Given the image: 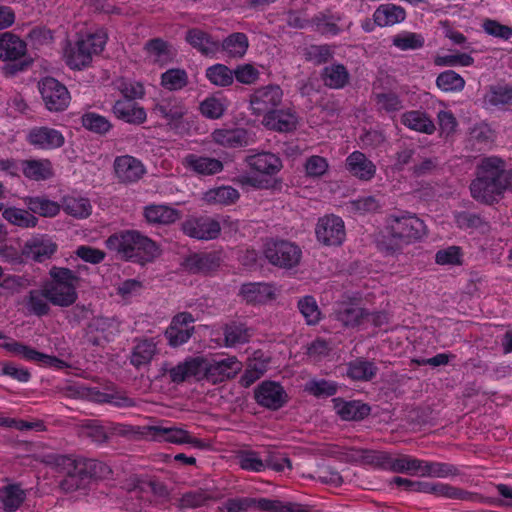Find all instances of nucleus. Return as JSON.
Masks as SVG:
<instances>
[{"label": "nucleus", "instance_id": "nucleus-21", "mask_svg": "<svg viewBox=\"0 0 512 512\" xmlns=\"http://www.w3.org/2000/svg\"><path fill=\"white\" fill-rule=\"evenodd\" d=\"M116 177L122 183H134L142 178L145 168L140 160L130 155L119 156L114 161Z\"/></svg>", "mask_w": 512, "mask_h": 512}, {"label": "nucleus", "instance_id": "nucleus-31", "mask_svg": "<svg viewBox=\"0 0 512 512\" xmlns=\"http://www.w3.org/2000/svg\"><path fill=\"white\" fill-rule=\"evenodd\" d=\"M212 138L215 143L227 148L245 147L254 141L251 133L244 128L216 129Z\"/></svg>", "mask_w": 512, "mask_h": 512}, {"label": "nucleus", "instance_id": "nucleus-63", "mask_svg": "<svg viewBox=\"0 0 512 512\" xmlns=\"http://www.w3.org/2000/svg\"><path fill=\"white\" fill-rule=\"evenodd\" d=\"M373 100L378 111L394 113L402 109V100L395 92L373 93Z\"/></svg>", "mask_w": 512, "mask_h": 512}, {"label": "nucleus", "instance_id": "nucleus-46", "mask_svg": "<svg viewBox=\"0 0 512 512\" xmlns=\"http://www.w3.org/2000/svg\"><path fill=\"white\" fill-rule=\"evenodd\" d=\"M28 210L42 217H54L61 209V205L43 196L24 198Z\"/></svg>", "mask_w": 512, "mask_h": 512}, {"label": "nucleus", "instance_id": "nucleus-27", "mask_svg": "<svg viewBox=\"0 0 512 512\" xmlns=\"http://www.w3.org/2000/svg\"><path fill=\"white\" fill-rule=\"evenodd\" d=\"M20 165L24 177L32 181H47L55 175L53 163L48 158L25 159Z\"/></svg>", "mask_w": 512, "mask_h": 512}, {"label": "nucleus", "instance_id": "nucleus-32", "mask_svg": "<svg viewBox=\"0 0 512 512\" xmlns=\"http://www.w3.org/2000/svg\"><path fill=\"white\" fill-rule=\"evenodd\" d=\"M345 165L349 173L361 181H370L376 173L375 164L360 151L352 152Z\"/></svg>", "mask_w": 512, "mask_h": 512}, {"label": "nucleus", "instance_id": "nucleus-38", "mask_svg": "<svg viewBox=\"0 0 512 512\" xmlns=\"http://www.w3.org/2000/svg\"><path fill=\"white\" fill-rule=\"evenodd\" d=\"M136 344L130 355V363L136 369L151 363L157 352L156 342L153 338L136 339Z\"/></svg>", "mask_w": 512, "mask_h": 512}, {"label": "nucleus", "instance_id": "nucleus-25", "mask_svg": "<svg viewBox=\"0 0 512 512\" xmlns=\"http://www.w3.org/2000/svg\"><path fill=\"white\" fill-rule=\"evenodd\" d=\"M334 409L344 421H361L371 413V407L357 400L346 401L343 398H333Z\"/></svg>", "mask_w": 512, "mask_h": 512}, {"label": "nucleus", "instance_id": "nucleus-30", "mask_svg": "<svg viewBox=\"0 0 512 512\" xmlns=\"http://www.w3.org/2000/svg\"><path fill=\"white\" fill-rule=\"evenodd\" d=\"M185 40L192 48L204 56L214 55L220 50V42L200 28L188 29L185 33Z\"/></svg>", "mask_w": 512, "mask_h": 512}, {"label": "nucleus", "instance_id": "nucleus-44", "mask_svg": "<svg viewBox=\"0 0 512 512\" xmlns=\"http://www.w3.org/2000/svg\"><path fill=\"white\" fill-rule=\"evenodd\" d=\"M248 47V37L242 32H234L220 43V49L226 52L230 58L234 59L242 58L246 54Z\"/></svg>", "mask_w": 512, "mask_h": 512}, {"label": "nucleus", "instance_id": "nucleus-2", "mask_svg": "<svg viewBox=\"0 0 512 512\" xmlns=\"http://www.w3.org/2000/svg\"><path fill=\"white\" fill-rule=\"evenodd\" d=\"M426 235V225L415 214L402 211L385 219L384 233L377 241L378 249L386 255L401 253L404 246L421 240Z\"/></svg>", "mask_w": 512, "mask_h": 512}, {"label": "nucleus", "instance_id": "nucleus-4", "mask_svg": "<svg viewBox=\"0 0 512 512\" xmlns=\"http://www.w3.org/2000/svg\"><path fill=\"white\" fill-rule=\"evenodd\" d=\"M49 279L43 282L44 291L49 302L58 307L73 306L77 299V288L80 277L73 270L66 267L53 266L49 270Z\"/></svg>", "mask_w": 512, "mask_h": 512}, {"label": "nucleus", "instance_id": "nucleus-48", "mask_svg": "<svg viewBox=\"0 0 512 512\" xmlns=\"http://www.w3.org/2000/svg\"><path fill=\"white\" fill-rule=\"evenodd\" d=\"M422 467L421 477L447 478L461 474L457 466L446 462L424 460Z\"/></svg>", "mask_w": 512, "mask_h": 512}, {"label": "nucleus", "instance_id": "nucleus-16", "mask_svg": "<svg viewBox=\"0 0 512 512\" xmlns=\"http://www.w3.org/2000/svg\"><path fill=\"white\" fill-rule=\"evenodd\" d=\"M182 232L190 238L198 240L216 239L221 232L220 223L208 216H191L181 224Z\"/></svg>", "mask_w": 512, "mask_h": 512}, {"label": "nucleus", "instance_id": "nucleus-13", "mask_svg": "<svg viewBox=\"0 0 512 512\" xmlns=\"http://www.w3.org/2000/svg\"><path fill=\"white\" fill-rule=\"evenodd\" d=\"M202 379L217 384L232 379L241 370V363L236 357H227L220 360L209 361L200 357Z\"/></svg>", "mask_w": 512, "mask_h": 512}, {"label": "nucleus", "instance_id": "nucleus-12", "mask_svg": "<svg viewBox=\"0 0 512 512\" xmlns=\"http://www.w3.org/2000/svg\"><path fill=\"white\" fill-rule=\"evenodd\" d=\"M38 89L45 108L50 112H62L70 104L71 96L67 87L54 77H44L38 82Z\"/></svg>", "mask_w": 512, "mask_h": 512}, {"label": "nucleus", "instance_id": "nucleus-56", "mask_svg": "<svg viewBox=\"0 0 512 512\" xmlns=\"http://www.w3.org/2000/svg\"><path fill=\"white\" fill-rule=\"evenodd\" d=\"M206 78L215 86L228 87L233 84V70L224 64H214L206 69Z\"/></svg>", "mask_w": 512, "mask_h": 512}, {"label": "nucleus", "instance_id": "nucleus-61", "mask_svg": "<svg viewBox=\"0 0 512 512\" xmlns=\"http://www.w3.org/2000/svg\"><path fill=\"white\" fill-rule=\"evenodd\" d=\"M424 43V37L415 32L403 31L392 38V44L402 51L420 49Z\"/></svg>", "mask_w": 512, "mask_h": 512}, {"label": "nucleus", "instance_id": "nucleus-36", "mask_svg": "<svg viewBox=\"0 0 512 512\" xmlns=\"http://www.w3.org/2000/svg\"><path fill=\"white\" fill-rule=\"evenodd\" d=\"M246 163L251 170L270 176L277 174L282 168L281 159L270 152L247 156Z\"/></svg>", "mask_w": 512, "mask_h": 512}, {"label": "nucleus", "instance_id": "nucleus-18", "mask_svg": "<svg viewBox=\"0 0 512 512\" xmlns=\"http://www.w3.org/2000/svg\"><path fill=\"white\" fill-rule=\"evenodd\" d=\"M26 141L37 149L53 150L64 145L65 137L61 131L55 128L35 126L28 131Z\"/></svg>", "mask_w": 512, "mask_h": 512}, {"label": "nucleus", "instance_id": "nucleus-26", "mask_svg": "<svg viewBox=\"0 0 512 512\" xmlns=\"http://www.w3.org/2000/svg\"><path fill=\"white\" fill-rule=\"evenodd\" d=\"M239 295L247 304L252 305L265 304L276 298L274 286L263 282L242 284Z\"/></svg>", "mask_w": 512, "mask_h": 512}, {"label": "nucleus", "instance_id": "nucleus-57", "mask_svg": "<svg viewBox=\"0 0 512 512\" xmlns=\"http://www.w3.org/2000/svg\"><path fill=\"white\" fill-rule=\"evenodd\" d=\"M61 207L68 215L80 219L87 218L92 212V206L87 198L65 197Z\"/></svg>", "mask_w": 512, "mask_h": 512}, {"label": "nucleus", "instance_id": "nucleus-37", "mask_svg": "<svg viewBox=\"0 0 512 512\" xmlns=\"http://www.w3.org/2000/svg\"><path fill=\"white\" fill-rule=\"evenodd\" d=\"M26 499V491L20 483H7L0 487V509L15 512Z\"/></svg>", "mask_w": 512, "mask_h": 512}, {"label": "nucleus", "instance_id": "nucleus-22", "mask_svg": "<svg viewBox=\"0 0 512 512\" xmlns=\"http://www.w3.org/2000/svg\"><path fill=\"white\" fill-rule=\"evenodd\" d=\"M113 115L128 124L140 125L147 119L145 109L137 102L129 99H119L112 106Z\"/></svg>", "mask_w": 512, "mask_h": 512}, {"label": "nucleus", "instance_id": "nucleus-5", "mask_svg": "<svg viewBox=\"0 0 512 512\" xmlns=\"http://www.w3.org/2000/svg\"><path fill=\"white\" fill-rule=\"evenodd\" d=\"M107 39V32L103 28L80 34L75 44L65 51L66 64L74 70L87 67L92 62L93 55L104 50Z\"/></svg>", "mask_w": 512, "mask_h": 512}, {"label": "nucleus", "instance_id": "nucleus-33", "mask_svg": "<svg viewBox=\"0 0 512 512\" xmlns=\"http://www.w3.org/2000/svg\"><path fill=\"white\" fill-rule=\"evenodd\" d=\"M427 494L447 499L476 502L481 499L477 493L469 492L447 483L428 482Z\"/></svg>", "mask_w": 512, "mask_h": 512}, {"label": "nucleus", "instance_id": "nucleus-59", "mask_svg": "<svg viewBox=\"0 0 512 512\" xmlns=\"http://www.w3.org/2000/svg\"><path fill=\"white\" fill-rule=\"evenodd\" d=\"M2 216L9 223L25 228L35 227L38 223V219L31 213L15 207L4 209Z\"/></svg>", "mask_w": 512, "mask_h": 512}, {"label": "nucleus", "instance_id": "nucleus-55", "mask_svg": "<svg viewBox=\"0 0 512 512\" xmlns=\"http://www.w3.org/2000/svg\"><path fill=\"white\" fill-rule=\"evenodd\" d=\"M240 197L237 189L231 186H221L210 189L205 193L204 199L209 204L231 205Z\"/></svg>", "mask_w": 512, "mask_h": 512}, {"label": "nucleus", "instance_id": "nucleus-40", "mask_svg": "<svg viewBox=\"0 0 512 512\" xmlns=\"http://www.w3.org/2000/svg\"><path fill=\"white\" fill-rule=\"evenodd\" d=\"M340 20L341 16L339 14L333 15L330 10H325L315 14L310 19V26L321 35L336 36L342 31L337 24Z\"/></svg>", "mask_w": 512, "mask_h": 512}, {"label": "nucleus", "instance_id": "nucleus-9", "mask_svg": "<svg viewBox=\"0 0 512 512\" xmlns=\"http://www.w3.org/2000/svg\"><path fill=\"white\" fill-rule=\"evenodd\" d=\"M227 512H245L259 510L262 512H310L309 506L295 502H282L267 498L237 497L226 502Z\"/></svg>", "mask_w": 512, "mask_h": 512}, {"label": "nucleus", "instance_id": "nucleus-49", "mask_svg": "<svg viewBox=\"0 0 512 512\" xmlns=\"http://www.w3.org/2000/svg\"><path fill=\"white\" fill-rule=\"evenodd\" d=\"M81 125L91 133L105 136L113 128L108 118L96 112H86L81 116Z\"/></svg>", "mask_w": 512, "mask_h": 512}, {"label": "nucleus", "instance_id": "nucleus-60", "mask_svg": "<svg viewBox=\"0 0 512 512\" xmlns=\"http://www.w3.org/2000/svg\"><path fill=\"white\" fill-rule=\"evenodd\" d=\"M366 309L348 305L336 312V319L346 327H355L364 323Z\"/></svg>", "mask_w": 512, "mask_h": 512}, {"label": "nucleus", "instance_id": "nucleus-8", "mask_svg": "<svg viewBox=\"0 0 512 512\" xmlns=\"http://www.w3.org/2000/svg\"><path fill=\"white\" fill-rule=\"evenodd\" d=\"M263 254L271 265L288 270L299 265L302 250L292 241L279 237H270L264 242Z\"/></svg>", "mask_w": 512, "mask_h": 512}, {"label": "nucleus", "instance_id": "nucleus-29", "mask_svg": "<svg viewBox=\"0 0 512 512\" xmlns=\"http://www.w3.org/2000/svg\"><path fill=\"white\" fill-rule=\"evenodd\" d=\"M201 365L200 356L190 357L174 367L165 369V371L169 374L170 381L175 384L183 383L191 378L200 381L202 376Z\"/></svg>", "mask_w": 512, "mask_h": 512}, {"label": "nucleus", "instance_id": "nucleus-54", "mask_svg": "<svg viewBox=\"0 0 512 512\" xmlns=\"http://www.w3.org/2000/svg\"><path fill=\"white\" fill-rule=\"evenodd\" d=\"M424 460L414 458L410 455L402 454L398 457L392 458V468L391 472L393 473H405L409 475H420L422 471V465Z\"/></svg>", "mask_w": 512, "mask_h": 512}, {"label": "nucleus", "instance_id": "nucleus-43", "mask_svg": "<svg viewBox=\"0 0 512 512\" xmlns=\"http://www.w3.org/2000/svg\"><path fill=\"white\" fill-rule=\"evenodd\" d=\"M145 51L154 56V63L164 66L171 62L175 56L171 44L162 38L148 40L144 46Z\"/></svg>", "mask_w": 512, "mask_h": 512}, {"label": "nucleus", "instance_id": "nucleus-7", "mask_svg": "<svg viewBox=\"0 0 512 512\" xmlns=\"http://www.w3.org/2000/svg\"><path fill=\"white\" fill-rule=\"evenodd\" d=\"M0 60L11 62L4 67L9 75L22 72L33 63V59L27 55L26 42L12 32L0 34Z\"/></svg>", "mask_w": 512, "mask_h": 512}, {"label": "nucleus", "instance_id": "nucleus-47", "mask_svg": "<svg viewBox=\"0 0 512 512\" xmlns=\"http://www.w3.org/2000/svg\"><path fill=\"white\" fill-rule=\"evenodd\" d=\"M49 297L46 295L43 285L41 289L30 290L26 296V307L30 313L38 317L46 316L51 311Z\"/></svg>", "mask_w": 512, "mask_h": 512}, {"label": "nucleus", "instance_id": "nucleus-41", "mask_svg": "<svg viewBox=\"0 0 512 512\" xmlns=\"http://www.w3.org/2000/svg\"><path fill=\"white\" fill-rule=\"evenodd\" d=\"M401 123L407 128L425 134H433L435 125L432 119L419 110H411L402 114Z\"/></svg>", "mask_w": 512, "mask_h": 512}, {"label": "nucleus", "instance_id": "nucleus-45", "mask_svg": "<svg viewBox=\"0 0 512 512\" xmlns=\"http://www.w3.org/2000/svg\"><path fill=\"white\" fill-rule=\"evenodd\" d=\"M378 372V367L374 362L357 358L348 364L347 375L355 381H369L373 379Z\"/></svg>", "mask_w": 512, "mask_h": 512}, {"label": "nucleus", "instance_id": "nucleus-34", "mask_svg": "<svg viewBox=\"0 0 512 512\" xmlns=\"http://www.w3.org/2000/svg\"><path fill=\"white\" fill-rule=\"evenodd\" d=\"M320 78L329 89H343L350 83V73L342 63H332L320 72Z\"/></svg>", "mask_w": 512, "mask_h": 512}, {"label": "nucleus", "instance_id": "nucleus-52", "mask_svg": "<svg viewBox=\"0 0 512 512\" xmlns=\"http://www.w3.org/2000/svg\"><path fill=\"white\" fill-rule=\"evenodd\" d=\"M161 86L169 91H179L189 83L188 74L184 69L171 68L161 74Z\"/></svg>", "mask_w": 512, "mask_h": 512}, {"label": "nucleus", "instance_id": "nucleus-62", "mask_svg": "<svg viewBox=\"0 0 512 512\" xmlns=\"http://www.w3.org/2000/svg\"><path fill=\"white\" fill-rule=\"evenodd\" d=\"M212 500V496L206 490L197 489L184 493L179 500V506L181 509H196L206 506Z\"/></svg>", "mask_w": 512, "mask_h": 512}, {"label": "nucleus", "instance_id": "nucleus-28", "mask_svg": "<svg viewBox=\"0 0 512 512\" xmlns=\"http://www.w3.org/2000/svg\"><path fill=\"white\" fill-rule=\"evenodd\" d=\"M143 216L152 225H171L182 218V212L164 204H151L143 209Z\"/></svg>", "mask_w": 512, "mask_h": 512}, {"label": "nucleus", "instance_id": "nucleus-51", "mask_svg": "<svg viewBox=\"0 0 512 512\" xmlns=\"http://www.w3.org/2000/svg\"><path fill=\"white\" fill-rule=\"evenodd\" d=\"M225 344L228 347L249 342L250 330L245 323L233 321L223 328Z\"/></svg>", "mask_w": 512, "mask_h": 512}, {"label": "nucleus", "instance_id": "nucleus-42", "mask_svg": "<svg viewBox=\"0 0 512 512\" xmlns=\"http://www.w3.org/2000/svg\"><path fill=\"white\" fill-rule=\"evenodd\" d=\"M148 430L149 439L153 441H164L174 444H185L188 441V431L179 427L150 426Z\"/></svg>", "mask_w": 512, "mask_h": 512}, {"label": "nucleus", "instance_id": "nucleus-15", "mask_svg": "<svg viewBox=\"0 0 512 512\" xmlns=\"http://www.w3.org/2000/svg\"><path fill=\"white\" fill-rule=\"evenodd\" d=\"M254 399L261 407L276 411L288 403L289 396L280 383L266 380L255 388Z\"/></svg>", "mask_w": 512, "mask_h": 512}, {"label": "nucleus", "instance_id": "nucleus-20", "mask_svg": "<svg viewBox=\"0 0 512 512\" xmlns=\"http://www.w3.org/2000/svg\"><path fill=\"white\" fill-rule=\"evenodd\" d=\"M152 112L156 116L165 119L170 128L176 129L180 126L187 109L181 100L172 97L157 102Z\"/></svg>", "mask_w": 512, "mask_h": 512}, {"label": "nucleus", "instance_id": "nucleus-17", "mask_svg": "<svg viewBox=\"0 0 512 512\" xmlns=\"http://www.w3.org/2000/svg\"><path fill=\"white\" fill-rule=\"evenodd\" d=\"M265 128L279 133H291L297 129L299 117L294 108H275L262 118Z\"/></svg>", "mask_w": 512, "mask_h": 512}, {"label": "nucleus", "instance_id": "nucleus-58", "mask_svg": "<svg viewBox=\"0 0 512 512\" xmlns=\"http://www.w3.org/2000/svg\"><path fill=\"white\" fill-rule=\"evenodd\" d=\"M436 86L443 92H459L464 89L465 80L454 70H446L437 76Z\"/></svg>", "mask_w": 512, "mask_h": 512}, {"label": "nucleus", "instance_id": "nucleus-64", "mask_svg": "<svg viewBox=\"0 0 512 512\" xmlns=\"http://www.w3.org/2000/svg\"><path fill=\"white\" fill-rule=\"evenodd\" d=\"M484 100L491 106L512 104V87L507 85L491 86Z\"/></svg>", "mask_w": 512, "mask_h": 512}, {"label": "nucleus", "instance_id": "nucleus-19", "mask_svg": "<svg viewBox=\"0 0 512 512\" xmlns=\"http://www.w3.org/2000/svg\"><path fill=\"white\" fill-rule=\"evenodd\" d=\"M193 322L194 318L189 312H182L174 316L165 331L168 344L172 347H179L186 343L194 333V326H191Z\"/></svg>", "mask_w": 512, "mask_h": 512}, {"label": "nucleus", "instance_id": "nucleus-14", "mask_svg": "<svg viewBox=\"0 0 512 512\" xmlns=\"http://www.w3.org/2000/svg\"><path fill=\"white\" fill-rule=\"evenodd\" d=\"M315 234L318 242L325 246H340L346 237L344 221L333 214L320 217Z\"/></svg>", "mask_w": 512, "mask_h": 512}, {"label": "nucleus", "instance_id": "nucleus-6", "mask_svg": "<svg viewBox=\"0 0 512 512\" xmlns=\"http://www.w3.org/2000/svg\"><path fill=\"white\" fill-rule=\"evenodd\" d=\"M58 465L63 466L65 470V476L60 481V488L64 492L85 489L90 480L98 476L97 469L102 470L104 467L101 462L95 460H76L67 456L61 457Z\"/></svg>", "mask_w": 512, "mask_h": 512}, {"label": "nucleus", "instance_id": "nucleus-1", "mask_svg": "<svg viewBox=\"0 0 512 512\" xmlns=\"http://www.w3.org/2000/svg\"><path fill=\"white\" fill-rule=\"evenodd\" d=\"M474 174L469 185L470 195L481 204H497L506 191H512V169H506L505 160L498 156L481 158Z\"/></svg>", "mask_w": 512, "mask_h": 512}, {"label": "nucleus", "instance_id": "nucleus-50", "mask_svg": "<svg viewBox=\"0 0 512 512\" xmlns=\"http://www.w3.org/2000/svg\"><path fill=\"white\" fill-rule=\"evenodd\" d=\"M453 218L456 226L462 230H481L489 227L488 221L480 213L455 211Z\"/></svg>", "mask_w": 512, "mask_h": 512}, {"label": "nucleus", "instance_id": "nucleus-23", "mask_svg": "<svg viewBox=\"0 0 512 512\" xmlns=\"http://www.w3.org/2000/svg\"><path fill=\"white\" fill-rule=\"evenodd\" d=\"M220 257L216 253H194L185 258L183 267L191 274H209L220 266Z\"/></svg>", "mask_w": 512, "mask_h": 512}, {"label": "nucleus", "instance_id": "nucleus-39", "mask_svg": "<svg viewBox=\"0 0 512 512\" xmlns=\"http://www.w3.org/2000/svg\"><path fill=\"white\" fill-rule=\"evenodd\" d=\"M406 10L396 4H381L373 13L375 22L379 27L393 26L406 19Z\"/></svg>", "mask_w": 512, "mask_h": 512}, {"label": "nucleus", "instance_id": "nucleus-11", "mask_svg": "<svg viewBox=\"0 0 512 512\" xmlns=\"http://www.w3.org/2000/svg\"><path fill=\"white\" fill-rule=\"evenodd\" d=\"M283 100V90L278 84L258 87L249 95V110L252 115L264 118L278 108Z\"/></svg>", "mask_w": 512, "mask_h": 512}, {"label": "nucleus", "instance_id": "nucleus-10", "mask_svg": "<svg viewBox=\"0 0 512 512\" xmlns=\"http://www.w3.org/2000/svg\"><path fill=\"white\" fill-rule=\"evenodd\" d=\"M128 490L150 495L149 501L165 505L172 499V490L158 477L148 474H134L128 479Z\"/></svg>", "mask_w": 512, "mask_h": 512}, {"label": "nucleus", "instance_id": "nucleus-35", "mask_svg": "<svg viewBox=\"0 0 512 512\" xmlns=\"http://www.w3.org/2000/svg\"><path fill=\"white\" fill-rule=\"evenodd\" d=\"M57 250V244L49 238L34 237L27 241L23 253L27 258L37 262L49 259Z\"/></svg>", "mask_w": 512, "mask_h": 512}, {"label": "nucleus", "instance_id": "nucleus-53", "mask_svg": "<svg viewBox=\"0 0 512 512\" xmlns=\"http://www.w3.org/2000/svg\"><path fill=\"white\" fill-rule=\"evenodd\" d=\"M334 46L329 44H312L303 51L304 58L316 66L328 63L334 57Z\"/></svg>", "mask_w": 512, "mask_h": 512}, {"label": "nucleus", "instance_id": "nucleus-24", "mask_svg": "<svg viewBox=\"0 0 512 512\" xmlns=\"http://www.w3.org/2000/svg\"><path fill=\"white\" fill-rule=\"evenodd\" d=\"M182 164L186 169L203 176L215 175L224 168L220 160L194 153L187 154L183 158Z\"/></svg>", "mask_w": 512, "mask_h": 512}, {"label": "nucleus", "instance_id": "nucleus-3", "mask_svg": "<svg viewBox=\"0 0 512 512\" xmlns=\"http://www.w3.org/2000/svg\"><path fill=\"white\" fill-rule=\"evenodd\" d=\"M105 245L119 259L140 265L153 262L162 252L154 240L134 229L111 234L106 239Z\"/></svg>", "mask_w": 512, "mask_h": 512}]
</instances>
